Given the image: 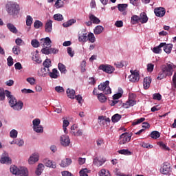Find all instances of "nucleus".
I'll list each match as a JSON object with an SVG mask.
<instances>
[{
  "label": "nucleus",
  "mask_w": 176,
  "mask_h": 176,
  "mask_svg": "<svg viewBox=\"0 0 176 176\" xmlns=\"http://www.w3.org/2000/svg\"><path fill=\"white\" fill-rule=\"evenodd\" d=\"M40 45L43 47L41 49V53L43 54H57L58 53V49L50 48L52 47V40L49 37L41 38L40 40Z\"/></svg>",
  "instance_id": "obj_1"
},
{
  "label": "nucleus",
  "mask_w": 176,
  "mask_h": 176,
  "mask_svg": "<svg viewBox=\"0 0 176 176\" xmlns=\"http://www.w3.org/2000/svg\"><path fill=\"white\" fill-rule=\"evenodd\" d=\"M6 9L10 16H17L20 13V5L16 2L8 3Z\"/></svg>",
  "instance_id": "obj_2"
},
{
  "label": "nucleus",
  "mask_w": 176,
  "mask_h": 176,
  "mask_svg": "<svg viewBox=\"0 0 176 176\" xmlns=\"http://www.w3.org/2000/svg\"><path fill=\"white\" fill-rule=\"evenodd\" d=\"M10 173L14 175L28 176V170L25 167L17 168L16 166H12L10 168Z\"/></svg>",
  "instance_id": "obj_3"
},
{
  "label": "nucleus",
  "mask_w": 176,
  "mask_h": 176,
  "mask_svg": "<svg viewBox=\"0 0 176 176\" xmlns=\"http://www.w3.org/2000/svg\"><path fill=\"white\" fill-rule=\"evenodd\" d=\"M98 90L100 91H104V94H111L112 93V89L109 87V81L107 80L103 83H100L98 86Z\"/></svg>",
  "instance_id": "obj_4"
},
{
  "label": "nucleus",
  "mask_w": 176,
  "mask_h": 176,
  "mask_svg": "<svg viewBox=\"0 0 176 176\" xmlns=\"http://www.w3.org/2000/svg\"><path fill=\"white\" fill-rule=\"evenodd\" d=\"M175 68H176L175 65L169 62L168 63H166V65L162 67V71L166 72L168 76H171L173 75V72H174Z\"/></svg>",
  "instance_id": "obj_5"
},
{
  "label": "nucleus",
  "mask_w": 176,
  "mask_h": 176,
  "mask_svg": "<svg viewBox=\"0 0 176 176\" xmlns=\"http://www.w3.org/2000/svg\"><path fill=\"white\" fill-rule=\"evenodd\" d=\"M131 137H133V133H124L120 135V145H124L127 142L131 141Z\"/></svg>",
  "instance_id": "obj_6"
},
{
  "label": "nucleus",
  "mask_w": 176,
  "mask_h": 176,
  "mask_svg": "<svg viewBox=\"0 0 176 176\" xmlns=\"http://www.w3.org/2000/svg\"><path fill=\"white\" fill-rule=\"evenodd\" d=\"M160 171L161 174L170 175V174H171V164L168 162H164L161 166Z\"/></svg>",
  "instance_id": "obj_7"
},
{
  "label": "nucleus",
  "mask_w": 176,
  "mask_h": 176,
  "mask_svg": "<svg viewBox=\"0 0 176 176\" xmlns=\"http://www.w3.org/2000/svg\"><path fill=\"white\" fill-rule=\"evenodd\" d=\"M98 69L100 71H103V72H105L106 74H113L115 72V67L111 65H104L102 64L98 67Z\"/></svg>",
  "instance_id": "obj_8"
},
{
  "label": "nucleus",
  "mask_w": 176,
  "mask_h": 176,
  "mask_svg": "<svg viewBox=\"0 0 176 176\" xmlns=\"http://www.w3.org/2000/svg\"><path fill=\"white\" fill-rule=\"evenodd\" d=\"M6 96L8 100L10 107L12 108V106L17 102V100L13 95H12V93L9 90H6Z\"/></svg>",
  "instance_id": "obj_9"
},
{
  "label": "nucleus",
  "mask_w": 176,
  "mask_h": 176,
  "mask_svg": "<svg viewBox=\"0 0 176 176\" xmlns=\"http://www.w3.org/2000/svg\"><path fill=\"white\" fill-rule=\"evenodd\" d=\"M131 74L129 76L130 82L135 83V82H138V80H140V73H138L137 70H131Z\"/></svg>",
  "instance_id": "obj_10"
},
{
  "label": "nucleus",
  "mask_w": 176,
  "mask_h": 176,
  "mask_svg": "<svg viewBox=\"0 0 176 176\" xmlns=\"http://www.w3.org/2000/svg\"><path fill=\"white\" fill-rule=\"evenodd\" d=\"M60 142L62 146H69V144H71L69 137H68L67 135L60 136Z\"/></svg>",
  "instance_id": "obj_11"
},
{
  "label": "nucleus",
  "mask_w": 176,
  "mask_h": 176,
  "mask_svg": "<svg viewBox=\"0 0 176 176\" xmlns=\"http://www.w3.org/2000/svg\"><path fill=\"white\" fill-rule=\"evenodd\" d=\"M0 163L1 164H11L12 160L9 157V154L4 153L1 157Z\"/></svg>",
  "instance_id": "obj_12"
},
{
  "label": "nucleus",
  "mask_w": 176,
  "mask_h": 176,
  "mask_svg": "<svg viewBox=\"0 0 176 176\" xmlns=\"http://www.w3.org/2000/svg\"><path fill=\"white\" fill-rule=\"evenodd\" d=\"M154 13L157 17H163L166 14V9L163 7H159L154 9Z\"/></svg>",
  "instance_id": "obj_13"
},
{
  "label": "nucleus",
  "mask_w": 176,
  "mask_h": 176,
  "mask_svg": "<svg viewBox=\"0 0 176 176\" xmlns=\"http://www.w3.org/2000/svg\"><path fill=\"white\" fill-rule=\"evenodd\" d=\"M39 160V154L37 153H33L28 160L29 164H35Z\"/></svg>",
  "instance_id": "obj_14"
},
{
  "label": "nucleus",
  "mask_w": 176,
  "mask_h": 176,
  "mask_svg": "<svg viewBox=\"0 0 176 176\" xmlns=\"http://www.w3.org/2000/svg\"><path fill=\"white\" fill-rule=\"evenodd\" d=\"M45 32L50 33L53 31V21L47 20L45 25Z\"/></svg>",
  "instance_id": "obj_15"
},
{
  "label": "nucleus",
  "mask_w": 176,
  "mask_h": 176,
  "mask_svg": "<svg viewBox=\"0 0 176 176\" xmlns=\"http://www.w3.org/2000/svg\"><path fill=\"white\" fill-rule=\"evenodd\" d=\"M93 163L94 166H96V167H101V166L105 163V160H104V158L96 157L94 159Z\"/></svg>",
  "instance_id": "obj_16"
},
{
  "label": "nucleus",
  "mask_w": 176,
  "mask_h": 176,
  "mask_svg": "<svg viewBox=\"0 0 176 176\" xmlns=\"http://www.w3.org/2000/svg\"><path fill=\"white\" fill-rule=\"evenodd\" d=\"M23 101L19 100L14 104H13L11 108L14 109V111H21V109H23Z\"/></svg>",
  "instance_id": "obj_17"
},
{
  "label": "nucleus",
  "mask_w": 176,
  "mask_h": 176,
  "mask_svg": "<svg viewBox=\"0 0 176 176\" xmlns=\"http://www.w3.org/2000/svg\"><path fill=\"white\" fill-rule=\"evenodd\" d=\"M151 83H152V78L151 77H146L144 79V89L148 90V87H151Z\"/></svg>",
  "instance_id": "obj_18"
},
{
  "label": "nucleus",
  "mask_w": 176,
  "mask_h": 176,
  "mask_svg": "<svg viewBox=\"0 0 176 176\" xmlns=\"http://www.w3.org/2000/svg\"><path fill=\"white\" fill-rule=\"evenodd\" d=\"M89 18L93 24H100V23H101L100 19H98L97 16H95L93 14H89Z\"/></svg>",
  "instance_id": "obj_19"
},
{
  "label": "nucleus",
  "mask_w": 176,
  "mask_h": 176,
  "mask_svg": "<svg viewBox=\"0 0 176 176\" xmlns=\"http://www.w3.org/2000/svg\"><path fill=\"white\" fill-rule=\"evenodd\" d=\"M43 65L44 67L43 71L46 72V68H47V71H50L49 68L52 67V60L50 59L47 58L45 60V61L43 63Z\"/></svg>",
  "instance_id": "obj_20"
},
{
  "label": "nucleus",
  "mask_w": 176,
  "mask_h": 176,
  "mask_svg": "<svg viewBox=\"0 0 176 176\" xmlns=\"http://www.w3.org/2000/svg\"><path fill=\"white\" fill-rule=\"evenodd\" d=\"M43 170H45V165H43V164H39L35 171V174L38 176L41 175L42 173H43Z\"/></svg>",
  "instance_id": "obj_21"
},
{
  "label": "nucleus",
  "mask_w": 176,
  "mask_h": 176,
  "mask_svg": "<svg viewBox=\"0 0 176 176\" xmlns=\"http://www.w3.org/2000/svg\"><path fill=\"white\" fill-rule=\"evenodd\" d=\"M44 163L47 167H50L51 168H56L57 167L56 162L49 160H45Z\"/></svg>",
  "instance_id": "obj_22"
},
{
  "label": "nucleus",
  "mask_w": 176,
  "mask_h": 176,
  "mask_svg": "<svg viewBox=\"0 0 176 176\" xmlns=\"http://www.w3.org/2000/svg\"><path fill=\"white\" fill-rule=\"evenodd\" d=\"M71 163H72V160H71V158H66L62 160L60 167H68Z\"/></svg>",
  "instance_id": "obj_23"
},
{
  "label": "nucleus",
  "mask_w": 176,
  "mask_h": 176,
  "mask_svg": "<svg viewBox=\"0 0 176 176\" xmlns=\"http://www.w3.org/2000/svg\"><path fill=\"white\" fill-rule=\"evenodd\" d=\"M166 43H161L157 47H155L153 49V53H155V54H159V53L162 52V47H164Z\"/></svg>",
  "instance_id": "obj_24"
},
{
  "label": "nucleus",
  "mask_w": 176,
  "mask_h": 176,
  "mask_svg": "<svg viewBox=\"0 0 176 176\" xmlns=\"http://www.w3.org/2000/svg\"><path fill=\"white\" fill-rule=\"evenodd\" d=\"M66 94L69 98H71L72 100L75 99V90L68 88L66 91Z\"/></svg>",
  "instance_id": "obj_25"
},
{
  "label": "nucleus",
  "mask_w": 176,
  "mask_h": 176,
  "mask_svg": "<svg viewBox=\"0 0 176 176\" xmlns=\"http://www.w3.org/2000/svg\"><path fill=\"white\" fill-rule=\"evenodd\" d=\"M7 28L10 31V32H12V34H17V32H19V30H17V28H16L14 25L12 23H8Z\"/></svg>",
  "instance_id": "obj_26"
},
{
  "label": "nucleus",
  "mask_w": 176,
  "mask_h": 176,
  "mask_svg": "<svg viewBox=\"0 0 176 176\" xmlns=\"http://www.w3.org/2000/svg\"><path fill=\"white\" fill-rule=\"evenodd\" d=\"M140 19V21L142 24H145V23H148V16H146V13H141Z\"/></svg>",
  "instance_id": "obj_27"
},
{
  "label": "nucleus",
  "mask_w": 176,
  "mask_h": 176,
  "mask_svg": "<svg viewBox=\"0 0 176 176\" xmlns=\"http://www.w3.org/2000/svg\"><path fill=\"white\" fill-rule=\"evenodd\" d=\"M171 50H173V44H166L165 43V45L164 46V51L167 54H170L171 53Z\"/></svg>",
  "instance_id": "obj_28"
},
{
  "label": "nucleus",
  "mask_w": 176,
  "mask_h": 176,
  "mask_svg": "<svg viewBox=\"0 0 176 176\" xmlns=\"http://www.w3.org/2000/svg\"><path fill=\"white\" fill-rule=\"evenodd\" d=\"M49 76H50L52 79H57V78H58V70H57V69H53L52 72L49 73Z\"/></svg>",
  "instance_id": "obj_29"
},
{
  "label": "nucleus",
  "mask_w": 176,
  "mask_h": 176,
  "mask_svg": "<svg viewBox=\"0 0 176 176\" xmlns=\"http://www.w3.org/2000/svg\"><path fill=\"white\" fill-rule=\"evenodd\" d=\"M104 31V27L102 25H97L94 30L95 35H100Z\"/></svg>",
  "instance_id": "obj_30"
},
{
  "label": "nucleus",
  "mask_w": 176,
  "mask_h": 176,
  "mask_svg": "<svg viewBox=\"0 0 176 176\" xmlns=\"http://www.w3.org/2000/svg\"><path fill=\"white\" fill-rule=\"evenodd\" d=\"M75 23H76V20L73 19L67 21V22L63 23V27H65V28H67L68 27H71V25L75 24Z\"/></svg>",
  "instance_id": "obj_31"
},
{
  "label": "nucleus",
  "mask_w": 176,
  "mask_h": 176,
  "mask_svg": "<svg viewBox=\"0 0 176 176\" xmlns=\"http://www.w3.org/2000/svg\"><path fill=\"white\" fill-rule=\"evenodd\" d=\"M78 35L79 42H86L87 41V33H81Z\"/></svg>",
  "instance_id": "obj_32"
},
{
  "label": "nucleus",
  "mask_w": 176,
  "mask_h": 176,
  "mask_svg": "<svg viewBox=\"0 0 176 176\" xmlns=\"http://www.w3.org/2000/svg\"><path fill=\"white\" fill-rule=\"evenodd\" d=\"M167 76H168V74L162 69V72H160L157 79L158 80H162V79H164V78H166Z\"/></svg>",
  "instance_id": "obj_33"
},
{
  "label": "nucleus",
  "mask_w": 176,
  "mask_h": 176,
  "mask_svg": "<svg viewBox=\"0 0 176 176\" xmlns=\"http://www.w3.org/2000/svg\"><path fill=\"white\" fill-rule=\"evenodd\" d=\"M120 119H122V115H120L119 113L113 115L111 118L113 123H116L119 122Z\"/></svg>",
  "instance_id": "obj_34"
},
{
  "label": "nucleus",
  "mask_w": 176,
  "mask_h": 176,
  "mask_svg": "<svg viewBox=\"0 0 176 176\" xmlns=\"http://www.w3.org/2000/svg\"><path fill=\"white\" fill-rule=\"evenodd\" d=\"M58 68L61 74H65L67 72V67L63 63H58Z\"/></svg>",
  "instance_id": "obj_35"
},
{
  "label": "nucleus",
  "mask_w": 176,
  "mask_h": 176,
  "mask_svg": "<svg viewBox=\"0 0 176 176\" xmlns=\"http://www.w3.org/2000/svg\"><path fill=\"white\" fill-rule=\"evenodd\" d=\"M98 99L99 100L100 102L102 103L107 102V96L102 93H100L98 95Z\"/></svg>",
  "instance_id": "obj_36"
},
{
  "label": "nucleus",
  "mask_w": 176,
  "mask_h": 176,
  "mask_svg": "<svg viewBox=\"0 0 176 176\" xmlns=\"http://www.w3.org/2000/svg\"><path fill=\"white\" fill-rule=\"evenodd\" d=\"M150 136L153 140H157V138H159L160 137V133L157 131H154L151 132Z\"/></svg>",
  "instance_id": "obj_37"
},
{
  "label": "nucleus",
  "mask_w": 176,
  "mask_h": 176,
  "mask_svg": "<svg viewBox=\"0 0 176 176\" xmlns=\"http://www.w3.org/2000/svg\"><path fill=\"white\" fill-rule=\"evenodd\" d=\"M140 16L137 15H133L131 19V23L132 24H138V21H140Z\"/></svg>",
  "instance_id": "obj_38"
},
{
  "label": "nucleus",
  "mask_w": 176,
  "mask_h": 176,
  "mask_svg": "<svg viewBox=\"0 0 176 176\" xmlns=\"http://www.w3.org/2000/svg\"><path fill=\"white\" fill-rule=\"evenodd\" d=\"M87 36V39H88L91 43H94L96 42V36H94V34L89 33Z\"/></svg>",
  "instance_id": "obj_39"
},
{
  "label": "nucleus",
  "mask_w": 176,
  "mask_h": 176,
  "mask_svg": "<svg viewBox=\"0 0 176 176\" xmlns=\"http://www.w3.org/2000/svg\"><path fill=\"white\" fill-rule=\"evenodd\" d=\"M33 20L34 19H32V16H31V15H28L26 16V25L28 27H31Z\"/></svg>",
  "instance_id": "obj_40"
},
{
  "label": "nucleus",
  "mask_w": 176,
  "mask_h": 176,
  "mask_svg": "<svg viewBox=\"0 0 176 176\" xmlns=\"http://www.w3.org/2000/svg\"><path fill=\"white\" fill-rule=\"evenodd\" d=\"M34 27L38 30L40 27H43V23L39 20H36L34 23Z\"/></svg>",
  "instance_id": "obj_41"
},
{
  "label": "nucleus",
  "mask_w": 176,
  "mask_h": 176,
  "mask_svg": "<svg viewBox=\"0 0 176 176\" xmlns=\"http://www.w3.org/2000/svg\"><path fill=\"white\" fill-rule=\"evenodd\" d=\"M99 176H111V173H109V170L102 169L99 172Z\"/></svg>",
  "instance_id": "obj_42"
},
{
  "label": "nucleus",
  "mask_w": 176,
  "mask_h": 176,
  "mask_svg": "<svg viewBox=\"0 0 176 176\" xmlns=\"http://www.w3.org/2000/svg\"><path fill=\"white\" fill-rule=\"evenodd\" d=\"M12 52L14 54H16V56H19V54L21 52V48L19 45H15L12 48Z\"/></svg>",
  "instance_id": "obj_43"
},
{
  "label": "nucleus",
  "mask_w": 176,
  "mask_h": 176,
  "mask_svg": "<svg viewBox=\"0 0 176 176\" xmlns=\"http://www.w3.org/2000/svg\"><path fill=\"white\" fill-rule=\"evenodd\" d=\"M54 19H55L56 21H63L64 20V17L61 14H55L54 15Z\"/></svg>",
  "instance_id": "obj_44"
},
{
  "label": "nucleus",
  "mask_w": 176,
  "mask_h": 176,
  "mask_svg": "<svg viewBox=\"0 0 176 176\" xmlns=\"http://www.w3.org/2000/svg\"><path fill=\"white\" fill-rule=\"evenodd\" d=\"M5 96H6V90L0 88V101L5 100Z\"/></svg>",
  "instance_id": "obj_45"
},
{
  "label": "nucleus",
  "mask_w": 176,
  "mask_h": 176,
  "mask_svg": "<svg viewBox=\"0 0 176 176\" xmlns=\"http://www.w3.org/2000/svg\"><path fill=\"white\" fill-rule=\"evenodd\" d=\"M31 45L33 46V47H39L41 46V41L38 42L36 39H33L31 41Z\"/></svg>",
  "instance_id": "obj_46"
},
{
  "label": "nucleus",
  "mask_w": 176,
  "mask_h": 176,
  "mask_svg": "<svg viewBox=\"0 0 176 176\" xmlns=\"http://www.w3.org/2000/svg\"><path fill=\"white\" fill-rule=\"evenodd\" d=\"M118 153H120V155H125L126 156H130V155H131V153L130 152V151L127 149L120 150L118 151Z\"/></svg>",
  "instance_id": "obj_47"
},
{
  "label": "nucleus",
  "mask_w": 176,
  "mask_h": 176,
  "mask_svg": "<svg viewBox=\"0 0 176 176\" xmlns=\"http://www.w3.org/2000/svg\"><path fill=\"white\" fill-rule=\"evenodd\" d=\"M127 4H118V10L120 12H124V10H126V9H127Z\"/></svg>",
  "instance_id": "obj_48"
},
{
  "label": "nucleus",
  "mask_w": 176,
  "mask_h": 176,
  "mask_svg": "<svg viewBox=\"0 0 176 176\" xmlns=\"http://www.w3.org/2000/svg\"><path fill=\"white\" fill-rule=\"evenodd\" d=\"M145 118H141L138 120H135L132 123V126H137V124H140V123H142V122H144Z\"/></svg>",
  "instance_id": "obj_49"
},
{
  "label": "nucleus",
  "mask_w": 176,
  "mask_h": 176,
  "mask_svg": "<svg viewBox=\"0 0 176 176\" xmlns=\"http://www.w3.org/2000/svg\"><path fill=\"white\" fill-rule=\"evenodd\" d=\"M72 134L75 137H80V135H82L83 134V131H82L81 129L78 130V131L76 132L72 131Z\"/></svg>",
  "instance_id": "obj_50"
},
{
  "label": "nucleus",
  "mask_w": 176,
  "mask_h": 176,
  "mask_svg": "<svg viewBox=\"0 0 176 176\" xmlns=\"http://www.w3.org/2000/svg\"><path fill=\"white\" fill-rule=\"evenodd\" d=\"M64 1H56L54 6L56 9H60L64 8Z\"/></svg>",
  "instance_id": "obj_51"
},
{
  "label": "nucleus",
  "mask_w": 176,
  "mask_h": 176,
  "mask_svg": "<svg viewBox=\"0 0 176 176\" xmlns=\"http://www.w3.org/2000/svg\"><path fill=\"white\" fill-rule=\"evenodd\" d=\"M123 94V90H120V92L118 94H116L113 96V100H119L120 97H122V95Z\"/></svg>",
  "instance_id": "obj_52"
},
{
  "label": "nucleus",
  "mask_w": 176,
  "mask_h": 176,
  "mask_svg": "<svg viewBox=\"0 0 176 176\" xmlns=\"http://www.w3.org/2000/svg\"><path fill=\"white\" fill-rule=\"evenodd\" d=\"M80 176H89V170L87 168H84L82 170H80Z\"/></svg>",
  "instance_id": "obj_53"
},
{
  "label": "nucleus",
  "mask_w": 176,
  "mask_h": 176,
  "mask_svg": "<svg viewBox=\"0 0 176 176\" xmlns=\"http://www.w3.org/2000/svg\"><path fill=\"white\" fill-rule=\"evenodd\" d=\"M33 130L36 133H43V126H34V127H33Z\"/></svg>",
  "instance_id": "obj_54"
},
{
  "label": "nucleus",
  "mask_w": 176,
  "mask_h": 176,
  "mask_svg": "<svg viewBox=\"0 0 176 176\" xmlns=\"http://www.w3.org/2000/svg\"><path fill=\"white\" fill-rule=\"evenodd\" d=\"M32 123H33V127H38L39 126H41V125H39L41 124V120H39L38 118H36L33 120Z\"/></svg>",
  "instance_id": "obj_55"
},
{
  "label": "nucleus",
  "mask_w": 176,
  "mask_h": 176,
  "mask_svg": "<svg viewBox=\"0 0 176 176\" xmlns=\"http://www.w3.org/2000/svg\"><path fill=\"white\" fill-rule=\"evenodd\" d=\"M140 145L142 148H146L147 149H152L153 148V146L149 144V143L143 142Z\"/></svg>",
  "instance_id": "obj_56"
},
{
  "label": "nucleus",
  "mask_w": 176,
  "mask_h": 176,
  "mask_svg": "<svg viewBox=\"0 0 176 176\" xmlns=\"http://www.w3.org/2000/svg\"><path fill=\"white\" fill-rule=\"evenodd\" d=\"M162 149H165V151H170V148L167 147V145H166L164 143L160 142L157 144Z\"/></svg>",
  "instance_id": "obj_57"
},
{
  "label": "nucleus",
  "mask_w": 176,
  "mask_h": 176,
  "mask_svg": "<svg viewBox=\"0 0 176 176\" xmlns=\"http://www.w3.org/2000/svg\"><path fill=\"white\" fill-rule=\"evenodd\" d=\"M15 144L18 145V146H23L24 145V140L21 139H16Z\"/></svg>",
  "instance_id": "obj_58"
},
{
  "label": "nucleus",
  "mask_w": 176,
  "mask_h": 176,
  "mask_svg": "<svg viewBox=\"0 0 176 176\" xmlns=\"http://www.w3.org/2000/svg\"><path fill=\"white\" fill-rule=\"evenodd\" d=\"M17 131H16V129H12L10 132V135L11 138H17Z\"/></svg>",
  "instance_id": "obj_59"
},
{
  "label": "nucleus",
  "mask_w": 176,
  "mask_h": 176,
  "mask_svg": "<svg viewBox=\"0 0 176 176\" xmlns=\"http://www.w3.org/2000/svg\"><path fill=\"white\" fill-rule=\"evenodd\" d=\"M7 64L8 67H12L14 63L13 62V58H12L11 56H9L8 58H7Z\"/></svg>",
  "instance_id": "obj_60"
},
{
  "label": "nucleus",
  "mask_w": 176,
  "mask_h": 176,
  "mask_svg": "<svg viewBox=\"0 0 176 176\" xmlns=\"http://www.w3.org/2000/svg\"><path fill=\"white\" fill-rule=\"evenodd\" d=\"M135 104H137V102L131 99H129V101L126 102V105H129V107H134Z\"/></svg>",
  "instance_id": "obj_61"
},
{
  "label": "nucleus",
  "mask_w": 176,
  "mask_h": 176,
  "mask_svg": "<svg viewBox=\"0 0 176 176\" xmlns=\"http://www.w3.org/2000/svg\"><path fill=\"white\" fill-rule=\"evenodd\" d=\"M171 85L172 87H174V89H176V72H175L173 74Z\"/></svg>",
  "instance_id": "obj_62"
},
{
  "label": "nucleus",
  "mask_w": 176,
  "mask_h": 176,
  "mask_svg": "<svg viewBox=\"0 0 176 176\" xmlns=\"http://www.w3.org/2000/svg\"><path fill=\"white\" fill-rule=\"evenodd\" d=\"M153 100H157V101H160V100H162V95H160L159 93L154 94L153 95Z\"/></svg>",
  "instance_id": "obj_63"
},
{
  "label": "nucleus",
  "mask_w": 176,
  "mask_h": 176,
  "mask_svg": "<svg viewBox=\"0 0 176 176\" xmlns=\"http://www.w3.org/2000/svg\"><path fill=\"white\" fill-rule=\"evenodd\" d=\"M86 60H82L80 65L81 72H85L86 71Z\"/></svg>",
  "instance_id": "obj_64"
}]
</instances>
